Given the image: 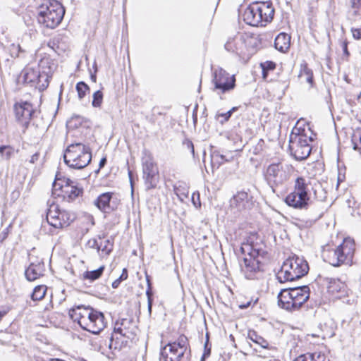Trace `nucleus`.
Segmentation results:
<instances>
[{"instance_id":"obj_1","label":"nucleus","mask_w":361,"mask_h":361,"mask_svg":"<svg viewBox=\"0 0 361 361\" xmlns=\"http://www.w3.org/2000/svg\"><path fill=\"white\" fill-rule=\"evenodd\" d=\"M255 240L257 235L250 234L240 247L241 253L245 255L243 264H240L241 271L245 278L250 280L257 279L262 274L259 258L263 257L264 251L262 250V244L255 242Z\"/></svg>"},{"instance_id":"obj_2","label":"nucleus","mask_w":361,"mask_h":361,"mask_svg":"<svg viewBox=\"0 0 361 361\" xmlns=\"http://www.w3.org/2000/svg\"><path fill=\"white\" fill-rule=\"evenodd\" d=\"M311 190L313 191L315 199L322 200L323 197L317 195L318 192H323L320 183H317L312 185L308 180L303 177H298L295 180L293 191L286 196L285 202L288 206L295 209H307L312 204Z\"/></svg>"},{"instance_id":"obj_3","label":"nucleus","mask_w":361,"mask_h":361,"mask_svg":"<svg viewBox=\"0 0 361 361\" xmlns=\"http://www.w3.org/2000/svg\"><path fill=\"white\" fill-rule=\"evenodd\" d=\"M70 318L80 326L93 334H99L106 326L103 313L89 306H75L69 310Z\"/></svg>"},{"instance_id":"obj_4","label":"nucleus","mask_w":361,"mask_h":361,"mask_svg":"<svg viewBox=\"0 0 361 361\" xmlns=\"http://www.w3.org/2000/svg\"><path fill=\"white\" fill-rule=\"evenodd\" d=\"M274 15V8L271 1H255L246 8L243 17L247 25L263 26L272 20Z\"/></svg>"},{"instance_id":"obj_5","label":"nucleus","mask_w":361,"mask_h":361,"mask_svg":"<svg viewBox=\"0 0 361 361\" xmlns=\"http://www.w3.org/2000/svg\"><path fill=\"white\" fill-rule=\"evenodd\" d=\"M64 13L65 9L59 1H45L38 8L37 22L44 27L54 29L61 23Z\"/></svg>"},{"instance_id":"obj_6","label":"nucleus","mask_w":361,"mask_h":361,"mask_svg":"<svg viewBox=\"0 0 361 361\" xmlns=\"http://www.w3.org/2000/svg\"><path fill=\"white\" fill-rule=\"evenodd\" d=\"M309 266L307 262L297 255L286 259L281 269L276 274V279L283 283L300 279L308 273Z\"/></svg>"},{"instance_id":"obj_7","label":"nucleus","mask_w":361,"mask_h":361,"mask_svg":"<svg viewBox=\"0 0 361 361\" xmlns=\"http://www.w3.org/2000/svg\"><path fill=\"white\" fill-rule=\"evenodd\" d=\"M91 160L92 153L90 147L81 142L69 145L63 154L64 163L73 169H84Z\"/></svg>"},{"instance_id":"obj_8","label":"nucleus","mask_w":361,"mask_h":361,"mask_svg":"<svg viewBox=\"0 0 361 361\" xmlns=\"http://www.w3.org/2000/svg\"><path fill=\"white\" fill-rule=\"evenodd\" d=\"M354 241L350 238L344 239L336 249L328 250L326 261L334 267H339L348 258H351L354 252Z\"/></svg>"},{"instance_id":"obj_9","label":"nucleus","mask_w":361,"mask_h":361,"mask_svg":"<svg viewBox=\"0 0 361 361\" xmlns=\"http://www.w3.org/2000/svg\"><path fill=\"white\" fill-rule=\"evenodd\" d=\"M142 157L143 179L147 189L156 187L159 180V171L152 154L145 149Z\"/></svg>"},{"instance_id":"obj_10","label":"nucleus","mask_w":361,"mask_h":361,"mask_svg":"<svg viewBox=\"0 0 361 361\" xmlns=\"http://www.w3.org/2000/svg\"><path fill=\"white\" fill-rule=\"evenodd\" d=\"M74 219V214L60 209L56 204L51 203L47 209V220L55 228L67 227Z\"/></svg>"},{"instance_id":"obj_11","label":"nucleus","mask_w":361,"mask_h":361,"mask_svg":"<svg viewBox=\"0 0 361 361\" xmlns=\"http://www.w3.org/2000/svg\"><path fill=\"white\" fill-rule=\"evenodd\" d=\"M312 141L311 137L305 135H295L290 138L289 149L291 155L296 160H304L307 159L311 152L312 148L309 142Z\"/></svg>"},{"instance_id":"obj_12","label":"nucleus","mask_w":361,"mask_h":361,"mask_svg":"<svg viewBox=\"0 0 361 361\" xmlns=\"http://www.w3.org/2000/svg\"><path fill=\"white\" fill-rule=\"evenodd\" d=\"M23 83L35 87L40 92L47 88L49 83V77L45 73H40L38 68L25 67L20 73Z\"/></svg>"},{"instance_id":"obj_13","label":"nucleus","mask_w":361,"mask_h":361,"mask_svg":"<svg viewBox=\"0 0 361 361\" xmlns=\"http://www.w3.org/2000/svg\"><path fill=\"white\" fill-rule=\"evenodd\" d=\"M212 82L214 85V91H216L218 94H224L235 88V78L234 75H231L219 68L214 71Z\"/></svg>"},{"instance_id":"obj_14","label":"nucleus","mask_w":361,"mask_h":361,"mask_svg":"<svg viewBox=\"0 0 361 361\" xmlns=\"http://www.w3.org/2000/svg\"><path fill=\"white\" fill-rule=\"evenodd\" d=\"M136 326L131 318H123L115 323L114 334L110 339L109 348H111L114 340H118V337H114V334H120L127 339L133 340L136 335Z\"/></svg>"},{"instance_id":"obj_15","label":"nucleus","mask_w":361,"mask_h":361,"mask_svg":"<svg viewBox=\"0 0 361 361\" xmlns=\"http://www.w3.org/2000/svg\"><path fill=\"white\" fill-rule=\"evenodd\" d=\"M265 178L274 192V187L285 183L288 179V174L283 165L279 162L269 165L265 173Z\"/></svg>"},{"instance_id":"obj_16","label":"nucleus","mask_w":361,"mask_h":361,"mask_svg":"<svg viewBox=\"0 0 361 361\" xmlns=\"http://www.w3.org/2000/svg\"><path fill=\"white\" fill-rule=\"evenodd\" d=\"M13 109L16 121L24 128V130H26L35 113L32 104L28 102L20 101L14 104Z\"/></svg>"},{"instance_id":"obj_17","label":"nucleus","mask_w":361,"mask_h":361,"mask_svg":"<svg viewBox=\"0 0 361 361\" xmlns=\"http://www.w3.org/2000/svg\"><path fill=\"white\" fill-rule=\"evenodd\" d=\"M30 264L25 271V276L27 281H33L44 275L45 271L44 262L42 259L30 255Z\"/></svg>"},{"instance_id":"obj_18","label":"nucleus","mask_w":361,"mask_h":361,"mask_svg":"<svg viewBox=\"0 0 361 361\" xmlns=\"http://www.w3.org/2000/svg\"><path fill=\"white\" fill-rule=\"evenodd\" d=\"M231 206L238 211L250 209L252 207V197L245 191H240L231 200Z\"/></svg>"},{"instance_id":"obj_19","label":"nucleus","mask_w":361,"mask_h":361,"mask_svg":"<svg viewBox=\"0 0 361 361\" xmlns=\"http://www.w3.org/2000/svg\"><path fill=\"white\" fill-rule=\"evenodd\" d=\"M287 289L292 298H296V302H293L297 310H299L310 298V288L307 286L288 287Z\"/></svg>"},{"instance_id":"obj_20","label":"nucleus","mask_w":361,"mask_h":361,"mask_svg":"<svg viewBox=\"0 0 361 361\" xmlns=\"http://www.w3.org/2000/svg\"><path fill=\"white\" fill-rule=\"evenodd\" d=\"M185 358L182 349L173 348L171 343H168L161 350L160 361H182Z\"/></svg>"},{"instance_id":"obj_21","label":"nucleus","mask_w":361,"mask_h":361,"mask_svg":"<svg viewBox=\"0 0 361 361\" xmlns=\"http://www.w3.org/2000/svg\"><path fill=\"white\" fill-rule=\"evenodd\" d=\"M247 338L255 344L254 350L256 352L262 353L263 350L274 353L276 348L269 344L262 336L257 334L254 330H249L247 333Z\"/></svg>"},{"instance_id":"obj_22","label":"nucleus","mask_w":361,"mask_h":361,"mask_svg":"<svg viewBox=\"0 0 361 361\" xmlns=\"http://www.w3.org/2000/svg\"><path fill=\"white\" fill-rule=\"evenodd\" d=\"M246 41L243 35L235 36L229 38L226 42L224 47L228 52L235 54L238 56L244 54Z\"/></svg>"},{"instance_id":"obj_23","label":"nucleus","mask_w":361,"mask_h":361,"mask_svg":"<svg viewBox=\"0 0 361 361\" xmlns=\"http://www.w3.org/2000/svg\"><path fill=\"white\" fill-rule=\"evenodd\" d=\"M290 294L289 293L287 288L282 289L278 294V305L280 307L288 311L298 310L295 308L294 302L291 301Z\"/></svg>"},{"instance_id":"obj_24","label":"nucleus","mask_w":361,"mask_h":361,"mask_svg":"<svg viewBox=\"0 0 361 361\" xmlns=\"http://www.w3.org/2000/svg\"><path fill=\"white\" fill-rule=\"evenodd\" d=\"M112 195L111 192L102 193L94 200L95 206L104 213H110L114 210V207L110 204Z\"/></svg>"},{"instance_id":"obj_25","label":"nucleus","mask_w":361,"mask_h":361,"mask_svg":"<svg viewBox=\"0 0 361 361\" xmlns=\"http://www.w3.org/2000/svg\"><path fill=\"white\" fill-rule=\"evenodd\" d=\"M61 190L63 199L68 202H72L82 194L83 190L78 185H62Z\"/></svg>"},{"instance_id":"obj_26","label":"nucleus","mask_w":361,"mask_h":361,"mask_svg":"<svg viewBox=\"0 0 361 361\" xmlns=\"http://www.w3.org/2000/svg\"><path fill=\"white\" fill-rule=\"evenodd\" d=\"M329 293L336 295V297L341 298L345 293V285L338 279H327Z\"/></svg>"},{"instance_id":"obj_27","label":"nucleus","mask_w":361,"mask_h":361,"mask_svg":"<svg viewBox=\"0 0 361 361\" xmlns=\"http://www.w3.org/2000/svg\"><path fill=\"white\" fill-rule=\"evenodd\" d=\"M99 242L97 247V252L101 257H106L110 255L114 248V242L110 239H105L101 235L98 236Z\"/></svg>"},{"instance_id":"obj_28","label":"nucleus","mask_w":361,"mask_h":361,"mask_svg":"<svg viewBox=\"0 0 361 361\" xmlns=\"http://www.w3.org/2000/svg\"><path fill=\"white\" fill-rule=\"evenodd\" d=\"M290 44V36L285 32L279 33L275 38V48L281 52H286L289 49Z\"/></svg>"},{"instance_id":"obj_29","label":"nucleus","mask_w":361,"mask_h":361,"mask_svg":"<svg viewBox=\"0 0 361 361\" xmlns=\"http://www.w3.org/2000/svg\"><path fill=\"white\" fill-rule=\"evenodd\" d=\"M105 269L104 266H101L97 269L92 271H86L80 276V279L84 281H89L93 282L99 279Z\"/></svg>"},{"instance_id":"obj_30","label":"nucleus","mask_w":361,"mask_h":361,"mask_svg":"<svg viewBox=\"0 0 361 361\" xmlns=\"http://www.w3.org/2000/svg\"><path fill=\"white\" fill-rule=\"evenodd\" d=\"M294 361H326V357L318 352L307 353L298 356Z\"/></svg>"},{"instance_id":"obj_31","label":"nucleus","mask_w":361,"mask_h":361,"mask_svg":"<svg viewBox=\"0 0 361 361\" xmlns=\"http://www.w3.org/2000/svg\"><path fill=\"white\" fill-rule=\"evenodd\" d=\"M298 77L301 79L302 81H305L306 82L309 83L311 87L313 86V73L312 71L307 67L306 63L301 65V68Z\"/></svg>"},{"instance_id":"obj_32","label":"nucleus","mask_w":361,"mask_h":361,"mask_svg":"<svg viewBox=\"0 0 361 361\" xmlns=\"http://www.w3.org/2000/svg\"><path fill=\"white\" fill-rule=\"evenodd\" d=\"M47 288L45 285H39L37 286L32 294H31V299L34 301H38L42 300L47 292Z\"/></svg>"},{"instance_id":"obj_33","label":"nucleus","mask_w":361,"mask_h":361,"mask_svg":"<svg viewBox=\"0 0 361 361\" xmlns=\"http://www.w3.org/2000/svg\"><path fill=\"white\" fill-rule=\"evenodd\" d=\"M212 163L213 165L219 166L225 162L230 161L233 159V156L227 157L226 155L220 154L218 152H214L212 155Z\"/></svg>"},{"instance_id":"obj_34","label":"nucleus","mask_w":361,"mask_h":361,"mask_svg":"<svg viewBox=\"0 0 361 361\" xmlns=\"http://www.w3.org/2000/svg\"><path fill=\"white\" fill-rule=\"evenodd\" d=\"M170 343L173 345V348H176L178 350L182 349L183 353L185 354L188 345V340L185 336L180 335L176 341Z\"/></svg>"},{"instance_id":"obj_35","label":"nucleus","mask_w":361,"mask_h":361,"mask_svg":"<svg viewBox=\"0 0 361 361\" xmlns=\"http://www.w3.org/2000/svg\"><path fill=\"white\" fill-rule=\"evenodd\" d=\"M238 106H233L226 113L216 114V118L219 119V118H222L221 120H219V123L221 124H224V123L227 122L230 119L232 114L234 112H235L236 111H238Z\"/></svg>"},{"instance_id":"obj_36","label":"nucleus","mask_w":361,"mask_h":361,"mask_svg":"<svg viewBox=\"0 0 361 361\" xmlns=\"http://www.w3.org/2000/svg\"><path fill=\"white\" fill-rule=\"evenodd\" d=\"M260 66L262 69L263 78H266L269 71H274L276 68V63L271 61H267L264 63H261Z\"/></svg>"},{"instance_id":"obj_37","label":"nucleus","mask_w":361,"mask_h":361,"mask_svg":"<svg viewBox=\"0 0 361 361\" xmlns=\"http://www.w3.org/2000/svg\"><path fill=\"white\" fill-rule=\"evenodd\" d=\"M13 152L14 149L10 145H0V154L6 160L10 159Z\"/></svg>"},{"instance_id":"obj_38","label":"nucleus","mask_w":361,"mask_h":361,"mask_svg":"<svg viewBox=\"0 0 361 361\" xmlns=\"http://www.w3.org/2000/svg\"><path fill=\"white\" fill-rule=\"evenodd\" d=\"M90 90L89 86L84 82H79L76 85V90L78 97L81 99L86 95L87 91Z\"/></svg>"},{"instance_id":"obj_39","label":"nucleus","mask_w":361,"mask_h":361,"mask_svg":"<svg viewBox=\"0 0 361 361\" xmlns=\"http://www.w3.org/2000/svg\"><path fill=\"white\" fill-rule=\"evenodd\" d=\"M93 99L92 102V105L93 107L98 108L100 107L102 101H103V93L101 90H97L94 92L92 95Z\"/></svg>"},{"instance_id":"obj_40","label":"nucleus","mask_w":361,"mask_h":361,"mask_svg":"<svg viewBox=\"0 0 361 361\" xmlns=\"http://www.w3.org/2000/svg\"><path fill=\"white\" fill-rule=\"evenodd\" d=\"M146 279H147V289L146 290V295L147 296L148 311L150 314L152 312V302H153L152 291L151 283H150L149 276L147 275L146 276Z\"/></svg>"},{"instance_id":"obj_41","label":"nucleus","mask_w":361,"mask_h":361,"mask_svg":"<svg viewBox=\"0 0 361 361\" xmlns=\"http://www.w3.org/2000/svg\"><path fill=\"white\" fill-rule=\"evenodd\" d=\"M245 39L246 41L245 48L247 47V49H254L259 44V40L257 37L252 36H246Z\"/></svg>"},{"instance_id":"obj_42","label":"nucleus","mask_w":361,"mask_h":361,"mask_svg":"<svg viewBox=\"0 0 361 361\" xmlns=\"http://www.w3.org/2000/svg\"><path fill=\"white\" fill-rule=\"evenodd\" d=\"M350 7L353 9L355 16H360L361 13V0H349Z\"/></svg>"},{"instance_id":"obj_43","label":"nucleus","mask_w":361,"mask_h":361,"mask_svg":"<svg viewBox=\"0 0 361 361\" xmlns=\"http://www.w3.org/2000/svg\"><path fill=\"white\" fill-rule=\"evenodd\" d=\"M128 271L124 268L121 276L112 283V288H117L123 281L128 279Z\"/></svg>"},{"instance_id":"obj_44","label":"nucleus","mask_w":361,"mask_h":361,"mask_svg":"<svg viewBox=\"0 0 361 361\" xmlns=\"http://www.w3.org/2000/svg\"><path fill=\"white\" fill-rule=\"evenodd\" d=\"M23 51L19 44H12L10 47V53L12 57H18L20 52Z\"/></svg>"},{"instance_id":"obj_45","label":"nucleus","mask_w":361,"mask_h":361,"mask_svg":"<svg viewBox=\"0 0 361 361\" xmlns=\"http://www.w3.org/2000/svg\"><path fill=\"white\" fill-rule=\"evenodd\" d=\"M207 341L204 344V351L200 361H204L207 357H208L210 355L211 353V348L208 347V342H209V336L208 334H206Z\"/></svg>"},{"instance_id":"obj_46","label":"nucleus","mask_w":361,"mask_h":361,"mask_svg":"<svg viewBox=\"0 0 361 361\" xmlns=\"http://www.w3.org/2000/svg\"><path fill=\"white\" fill-rule=\"evenodd\" d=\"M183 145L185 147H186L188 149L190 150L191 153L194 156L195 154V149H194V145L191 140L188 139H185L183 142Z\"/></svg>"},{"instance_id":"obj_47","label":"nucleus","mask_w":361,"mask_h":361,"mask_svg":"<svg viewBox=\"0 0 361 361\" xmlns=\"http://www.w3.org/2000/svg\"><path fill=\"white\" fill-rule=\"evenodd\" d=\"M192 202L195 207H200L201 206V202L200 200V194L199 192H194L192 196Z\"/></svg>"},{"instance_id":"obj_48","label":"nucleus","mask_w":361,"mask_h":361,"mask_svg":"<svg viewBox=\"0 0 361 361\" xmlns=\"http://www.w3.org/2000/svg\"><path fill=\"white\" fill-rule=\"evenodd\" d=\"M99 240H98L96 238H92L87 241V245L90 248H94V249L95 248L97 250V247H99Z\"/></svg>"},{"instance_id":"obj_49","label":"nucleus","mask_w":361,"mask_h":361,"mask_svg":"<svg viewBox=\"0 0 361 361\" xmlns=\"http://www.w3.org/2000/svg\"><path fill=\"white\" fill-rule=\"evenodd\" d=\"M353 37L355 39L359 40L361 39V30L358 28L352 29Z\"/></svg>"},{"instance_id":"obj_50","label":"nucleus","mask_w":361,"mask_h":361,"mask_svg":"<svg viewBox=\"0 0 361 361\" xmlns=\"http://www.w3.org/2000/svg\"><path fill=\"white\" fill-rule=\"evenodd\" d=\"M39 157H40V153L39 152H36L35 154H33L31 156L30 159L29 160V162L30 164H35L39 161Z\"/></svg>"},{"instance_id":"obj_51","label":"nucleus","mask_w":361,"mask_h":361,"mask_svg":"<svg viewBox=\"0 0 361 361\" xmlns=\"http://www.w3.org/2000/svg\"><path fill=\"white\" fill-rule=\"evenodd\" d=\"M342 49H343V54L345 56H349L350 55V53L348 51V42H343V44H342Z\"/></svg>"},{"instance_id":"obj_52","label":"nucleus","mask_w":361,"mask_h":361,"mask_svg":"<svg viewBox=\"0 0 361 361\" xmlns=\"http://www.w3.org/2000/svg\"><path fill=\"white\" fill-rule=\"evenodd\" d=\"M65 184L63 185H78L75 180H73L70 178H66L64 180Z\"/></svg>"},{"instance_id":"obj_53","label":"nucleus","mask_w":361,"mask_h":361,"mask_svg":"<svg viewBox=\"0 0 361 361\" xmlns=\"http://www.w3.org/2000/svg\"><path fill=\"white\" fill-rule=\"evenodd\" d=\"M106 157H103L99 161V168L101 169V168L104 167V165L106 164Z\"/></svg>"},{"instance_id":"obj_54","label":"nucleus","mask_w":361,"mask_h":361,"mask_svg":"<svg viewBox=\"0 0 361 361\" xmlns=\"http://www.w3.org/2000/svg\"><path fill=\"white\" fill-rule=\"evenodd\" d=\"M8 228H8V227H7V228H5V230L2 232L3 237H2L1 240H4L7 237Z\"/></svg>"},{"instance_id":"obj_55","label":"nucleus","mask_w":361,"mask_h":361,"mask_svg":"<svg viewBox=\"0 0 361 361\" xmlns=\"http://www.w3.org/2000/svg\"><path fill=\"white\" fill-rule=\"evenodd\" d=\"M128 176L131 187L133 188V173L131 171H128Z\"/></svg>"},{"instance_id":"obj_56","label":"nucleus","mask_w":361,"mask_h":361,"mask_svg":"<svg viewBox=\"0 0 361 361\" xmlns=\"http://www.w3.org/2000/svg\"><path fill=\"white\" fill-rule=\"evenodd\" d=\"M360 147H359V145L355 143V142H353V149L354 150H360Z\"/></svg>"},{"instance_id":"obj_57","label":"nucleus","mask_w":361,"mask_h":361,"mask_svg":"<svg viewBox=\"0 0 361 361\" xmlns=\"http://www.w3.org/2000/svg\"><path fill=\"white\" fill-rule=\"evenodd\" d=\"M91 80L93 81V82H96V80H97V76H96V74L94 73V74H91Z\"/></svg>"},{"instance_id":"obj_58","label":"nucleus","mask_w":361,"mask_h":361,"mask_svg":"<svg viewBox=\"0 0 361 361\" xmlns=\"http://www.w3.org/2000/svg\"><path fill=\"white\" fill-rule=\"evenodd\" d=\"M6 311H0V321L1 320L2 317L6 315Z\"/></svg>"},{"instance_id":"obj_59","label":"nucleus","mask_w":361,"mask_h":361,"mask_svg":"<svg viewBox=\"0 0 361 361\" xmlns=\"http://www.w3.org/2000/svg\"><path fill=\"white\" fill-rule=\"evenodd\" d=\"M50 361H65V360H61V359H58V358H51Z\"/></svg>"},{"instance_id":"obj_60","label":"nucleus","mask_w":361,"mask_h":361,"mask_svg":"<svg viewBox=\"0 0 361 361\" xmlns=\"http://www.w3.org/2000/svg\"><path fill=\"white\" fill-rule=\"evenodd\" d=\"M359 284H360L359 290H360V291L361 292V275H360V279H359Z\"/></svg>"},{"instance_id":"obj_61","label":"nucleus","mask_w":361,"mask_h":361,"mask_svg":"<svg viewBox=\"0 0 361 361\" xmlns=\"http://www.w3.org/2000/svg\"><path fill=\"white\" fill-rule=\"evenodd\" d=\"M93 67L95 68V72H97V69L96 62L94 63Z\"/></svg>"},{"instance_id":"obj_62","label":"nucleus","mask_w":361,"mask_h":361,"mask_svg":"<svg viewBox=\"0 0 361 361\" xmlns=\"http://www.w3.org/2000/svg\"><path fill=\"white\" fill-rule=\"evenodd\" d=\"M322 214H323V212H321L318 214V217H317V218H321V217H322Z\"/></svg>"},{"instance_id":"obj_63","label":"nucleus","mask_w":361,"mask_h":361,"mask_svg":"<svg viewBox=\"0 0 361 361\" xmlns=\"http://www.w3.org/2000/svg\"><path fill=\"white\" fill-rule=\"evenodd\" d=\"M291 298V299H290V300H291V301H293V302L294 300H295V301H296V300H295V299H296V298Z\"/></svg>"},{"instance_id":"obj_64","label":"nucleus","mask_w":361,"mask_h":361,"mask_svg":"<svg viewBox=\"0 0 361 361\" xmlns=\"http://www.w3.org/2000/svg\"><path fill=\"white\" fill-rule=\"evenodd\" d=\"M358 98H361V91H360V93L358 95Z\"/></svg>"}]
</instances>
